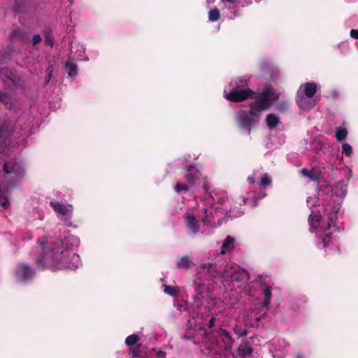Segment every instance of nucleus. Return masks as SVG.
<instances>
[{"label":"nucleus","mask_w":358,"mask_h":358,"mask_svg":"<svg viewBox=\"0 0 358 358\" xmlns=\"http://www.w3.org/2000/svg\"><path fill=\"white\" fill-rule=\"evenodd\" d=\"M38 243L41 248V252L36 259V264L38 268L43 271L48 268L64 269L68 268L72 269L73 267H78L71 262L76 260L78 262L79 256L73 253L71 259L69 261V252L64 249L58 243L45 248V241L42 239L38 240Z\"/></svg>","instance_id":"1"},{"label":"nucleus","mask_w":358,"mask_h":358,"mask_svg":"<svg viewBox=\"0 0 358 358\" xmlns=\"http://www.w3.org/2000/svg\"><path fill=\"white\" fill-rule=\"evenodd\" d=\"M196 278L194 280V287L196 292L194 299L197 303V306H201V299L207 295V287L206 282H214V278L222 277L223 272L217 268L216 263L208 262L202 264L198 268Z\"/></svg>","instance_id":"2"},{"label":"nucleus","mask_w":358,"mask_h":358,"mask_svg":"<svg viewBox=\"0 0 358 358\" xmlns=\"http://www.w3.org/2000/svg\"><path fill=\"white\" fill-rule=\"evenodd\" d=\"M264 112L257 109L252 102L249 103L248 113L243 112L237 115L236 120L239 128H246L247 134H251V127L257 125L260 120L261 114Z\"/></svg>","instance_id":"3"},{"label":"nucleus","mask_w":358,"mask_h":358,"mask_svg":"<svg viewBox=\"0 0 358 358\" xmlns=\"http://www.w3.org/2000/svg\"><path fill=\"white\" fill-rule=\"evenodd\" d=\"M279 93L271 84H266L263 87L259 96L255 97L252 101L257 109L266 111L273 104V102L279 99Z\"/></svg>","instance_id":"4"},{"label":"nucleus","mask_w":358,"mask_h":358,"mask_svg":"<svg viewBox=\"0 0 358 358\" xmlns=\"http://www.w3.org/2000/svg\"><path fill=\"white\" fill-rule=\"evenodd\" d=\"M336 219L337 211H333L328 217L329 222L326 224V226L322 227L316 231V234L321 239L324 248L329 246L333 240L336 238L335 232L336 231V227L334 224V222Z\"/></svg>","instance_id":"5"},{"label":"nucleus","mask_w":358,"mask_h":358,"mask_svg":"<svg viewBox=\"0 0 358 358\" xmlns=\"http://www.w3.org/2000/svg\"><path fill=\"white\" fill-rule=\"evenodd\" d=\"M185 341H191L195 345L201 343L208 345L213 342L210 335L203 327H199L198 329H187L185 334L182 336Z\"/></svg>","instance_id":"6"},{"label":"nucleus","mask_w":358,"mask_h":358,"mask_svg":"<svg viewBox=\"0 0 358 358\" xmlns=\"http://www.w3.org/2000/svg\"><path fill=\"white\" fill-rule=\"evenodd\" d=\"M255 92L250 89L231 88L229 92L224 91V98L234 103L242 102L248 99H255Z\"/></svg>","instance_id":"7"},{"label":"nucleus","mask_w":358,"mask_h":358,"mask_svg":"<svg viewBox=\"0 0 358 358\" xmlns=\"http://www.w3.org/2000/svg\"><path fill=\"white\" fill-rule=\"evenodd\" d=\"M186 171L187 173L185 175V178L190 187L199 184L203 180V188L205 189L206 192H208L209 189L206 183V178H203L201 173L194 166H189L186 169Z\"/></svg>","instance_id":"8"},{"label":"nucleus","mask_w":358,"mask_h":358,"mask_svg":"<svg viewBox=\"0 0 358 358\" xmlns=\"http://www.w3.org/2000/svg\"><path fill=\"white\" fill-rule=\"evenodd\" d=\"M14 132V124L5 121L0 124V154L3 153L10 143V138Z\"/></svg>","instance_id":"9"},{"label":"nucleus","mask_w":358,"mask_h":358,"mask_svg":"<svg viewBox=\"0 0 358 358\" xmlns=\"http://www.w3.org/2000/svg\"><path fill=\"white\" fill-rule=\"evenodd\" d=\"M34 270L27 264L19 263L15 270V276L20 282H26L33 278Z\"/></svg>","instance_id":"10"},{"label":"nucleus","mask_w":358,"mask_h":358,"mask_svg":"<svg viewBox=\"0 0 358 358\" xmlns=\"http://www.w3.org/2000/svg\"><path fill=\"white\" fill-rule=\"evenodd\" d=\"M0 72H2L1 79L5 87L15 90L17 87H22L20 78L8 69H2Z\"/></svg>","instance_id":"11"},{"label":"nucleus","mask_w":358,"mask_h":358,"mask_svg":"<svg viewBox=\"0 0 358 358\" xmlns=\"http://www.w3.org/2000/svg\"><path fill=\"white\" fill-rule=\"evenodd\" d=\"M3 171L6 173H13L17 179L24 177L25 170L17 162H6L3 165Z\"/></svg>","instance_id":"12"},{"label":"nucleus","mask_w":358,"mask_h":358,"mask_svg":"<svg viewBox=\"0 0 358 358\" xmlns=\"http://www.w3.org/2000/svg\"><path fill=\"white\" fill-rule=\"evenodd\" d=\"M50 206L53 208L55 213H59L62 215H68L71 212L72 206H65L58 201H52L50 202Z\"/></svg>","instance_id":"13"},{"label":"nucleus","mask_w":358,"mask_h":358,"mask_svg":"<svg viewBox=\"0 0 358 358\" xmlns=\"http://www.w3.org/2000/svg\"><path fill=\"white\" fill-rule=\"evenodd\" d=\"M185 219L187 228L191 230L194 234H198L200 229L198 220L192 215H187Z\"/></svg>","instance_id":"14"},{"label":"nucleus","mask_w":358,"mask_h":358,"mask_svg":"<svg viewBox=\"0 0 358 358\" xmlns=\"http://www.w3.org/2000/svg\"><path fill=\"white\" fill-rule=\"evenodd\" d=\"M300 88H303V93L306 97L312 98L317 92V85L315 82H309L301 85Z\"/></svg>","instance_id":"15"},{"label":"nucleus","mask_w":358,"mask_h":358,"mask_svg":"<svg viewBox=\"0 0 358 358\" xmlns=\"http://www.w3.org/2000/svg\"><path fill=\"white\" fill-rule=\"evenodd\" d=\"M234 242L235 239L232 236H227L223 241L220 253L224 255L228 252L232 251L234 248Z\"/></svg>","instance_id":"16"},{"label":"nucleus","mask_w":358,"mask_h":358,"mask_svg":"<svg viewBox=\"0 0 358 358\" xmlns=\"http://www.w3.org/2000/svg\"><path fill=\"white\" fill-rule=\"evenodd\" d=\"M217 334L220 338L222 339L224 343L225 348L227 349L230 348L234 343V341L229 331H227L226 329H220Z\"/></svg>","instance_id":"17"},{"label":"nucleus","mask_w":358,"mask_h":358,"mask_svg":"<svg viewBox=\"0 0 358 358\" xmlns=\"http://www.w3.org/2000/svg\"><path fill=\"white\" fill-rule=\"evenodd\" d=\"M252 352L253 348L247 342H243L237 350L238 355L243 357H250Z\"/></svg>","instance_id":"18"},{"label":"nucleus","mask_w":358,"mask_h":358,"mask_svg":"<svg viewBox=\"0 0 358 358\" xmlns=\"http://www.w3.org/2000/svg\"><path fill=\"white\" fill-rule=\"evenodd\" d=\"M231 88L236 89H250L248 87V81L243 77H239L229 83Z\"/></svg>","instance_id":"19"},{"label":"nucleus","mask_w":358,"mask_h":358,"mask_svg":"<svg viewBox=\"0 0 358 358\" xmlns=\"http://www.w3.org/2000/svg\"><path fill=\"white\" fill-rule=\"evenodd\" d=\"M280 118L273 113H269L266 117V124L269 129H275L280 124Z\"/></svg>","instance_id":"20"},{"label":"nucleus","mask_w":358,"mask_h":358,"mask_svg":"<svg viewBox=\"0 0 358 358\" xmlns=\"http://www.w3.org/2000/svg\"><path fill=\"white\" fill-rule=\"evenodd\" d=\"M176 268L178 269L189 270L191 268V262L188 256H182L177 259Z\"/></svg>","instance_id":"21"},{"label":"nucleus","mask_w":358,"mask_h":358,"mask_svg":"<svg viewBox=\"0 0 358 358\" xmlns=\"http://www.w3.org/2000/svg\"><path fill=\"white\" fill-rule=\"evenodd\" d=\"M231 281L242 282L249 280V274L246 271H236L231 275Z\"/></svg>","instance_id":"22"},{"label":"nucleus","mask_w":358,"mask_h":358,"mask_svg":"<svg viewBox=\"0 0 358 358\" xmlns=\"http://www.w3.org/2000/svg\"><path fill=\"white\" fill-rule=\"evenodd\" d=\"M65 70L69 76L75 77L77 75L78 66L72 60L69 59L66 62Z\"/></svg>","instance_id":"23"},{"label":"nucleus","mask_w":358,"mask_h":358,"mask_svg":"<svg viewBox=\"0 0 358 358\" xmlns=\"http://www.w3.org/2000/svg\"><path fill=\"white\" fill-rule=\"evenodd\" d=\"M0 101L5 106L6 108L10 110L13 107L11 96L6 92L0 90Z\"/></svg>","instance_id":"24"},{"label":"nucleus","mask_w":358,"mask_h":358,"mask_svg":"<svg viewBox=\"0 0 358 358\" xmlns=\"http://www.w3.org/2000/svg\"><path fill=\"white\" fill-rule=\"evenodd\" d=\"M145 354V352L142 350V345L139 344L129 349V355L132 356V358H144Z\"/></svg>","instance_id":"25"},{"label":"nucleus","mask_w":358,"mask_h":358,"mask_svg":"<svg viewBox=\"0 0 358 358\" xmlns=\"http://www.w3.org/2000/svg\"><path fill=\"white\" fill-rule=\"evenodd\" d=\"M264 300L262 304L263 308H268L271 299V289L269 285H266L264 288Z\"/></svg>","instance_id":"26"},{"label":"nucleus","mask_w":358,"mask_h":358,"mask_svg":"<svg viewBox=\"0 0 358 358\" xmlns=\"http://www.w3.org/2000/svg\"><path fill=\"white\" fill-rule=\"evenodd\" d=\"M322 217L320 215H310L309 217V222L310 225L317 229V231L320 228L319 227Z\"/></svg>","instance_id":"27"},{"label":"nucleus","mask_w":358,"mask_h":358,"mask_svg":"<svg viewBox=\"0 0 358 358\" xmlns=\"http://www.w3.org/2000/svg\"><path fill=\"white\" fill-rule=\"evenodd\" d=\"M26 32H24L22 31H21L20 29L18 28H16V29H14L9 37L11 38V39H13V38H18L21 41H24V38L26 36Z\"/></svg>","instance_id":"28"},{"label":"nucleus","mask_w":358,"mask_h":358,"mask_svg":"<svg viewBox=\"0 0 358 358\" xmlns=\"http://www.w3.org/2000/svg\"><path fill=\"white\" fill-rule=\"evenodd\" d=\"M348 135V131L345 127H337L336 129V138L338 141L345 140Z\"/></svg>","instance_id":"29"},{"label":"nucleus","mask_w":358,"mask_h":358,"mask_svg":"<svg viewBox=\"0 0 358 358\" xmlns=\"http://www.w3.org/2000/svg\"><path fill=\"white\" fill-rule=\"evenodd\" d=\"M297 101V103L298 105L299 106V107H301V108H313V106H315V102H312V101H307L306 100V99L304 97H299V99H297L296 100Z\"/></svg>","instance_id":"30"},{"label":"nucleus","mask_w":358,"mask_h":358,"mask_svg":"<svg viewBox=\"0 0 358 358\" xmlns=\"http://www.w3.org/2000/svg\"><path fill=\"white\" fill-rule=\"evenodd\" d=\"M275 110L280 113H283L289 110V104L286 101H282L275 105Z\"/></svg>","instance_id":"31"},{"label":"nucleus","mask_w":358,"mask_h":358,"mask_svg":"<svg viewBox=\"0 0 358 358\" xmlns=\"http://www.w3.org/2000/svg\"><path fill=\"white\" fill-rule=\"evenodd\" d=\"M220 17V13L218 8H215L213 9L210 10L208 12V20L211 22H216Z\"/></svg>","instance_id":"32"},{"label":"nucleus","mask_w":358,"mask_h":358,"mask_svg":"<svg viewBox=\"0 0 358 358\" xmlns=\"http://www.w3.org/2000/svg\"><path fill=\"white\" fill-rule=\"evenodd\" d=\"M140 341V337L136 334H131L125 339V344L127 346H133Z\"/></svg>","instance_id":"33"},{"label":"nucleus","mask_w":358,"mask_h":358,"mask_svg":"<svg viewBox=\"0 0 358 358\" xmlns=\"http://www.w3.org/2000/svg\"><path fill=\"white\" fill-rule=\"evenodd\" d=\"M301 172L303 176L308 177L310 180L316 182L319 180V176L316 174H314L313 171H308L306 169H301Z\"/></svg>","instance_id":"34"},{"label":"nucleus","mask_w":358,"mask_h":358,"mask_svg":"<svg viewBox=\"0 0 358 358\" xmlns=\"http://www.w3.org/2000/svg\"><path fill=\"white\" fill-rule=\"evenodd\" d=\"M164 292L171 296H175L178 294V289L176 287L164 285Z\"/></svg>","instance_id":"35"},{"label":"nucleus","mask_w":358,"mask_h":358,"mask_svg":"<svg viewBox=\"0 0 358 358\" xmlns=\"http://www.w3.org/2000/svg\"><path fill=\"white\" fill-rule=\"evenodd\" d=\"M0 205L4 208H7L9 206V201L6 196L5 191L0 188Z\"/></svg>","instance_id":"36"},{"label":"nucleus","mask_w":358,"mask_h":358,"mask_svg":"<svg viewBox=\"0 0 358 358\" xmlns=\"http://www.w3.org/2000/svg\"><path fill=\"white\" fill-rule=\"evenodd\" d=\"M234 331L239 337L245 336L248 334V330L243 329L242 327L239 325H236L234 328Z\"/></svg>","instance_id":"37"},{"label":"nucleus","mask_w":358,"mask_h":358,"mask_svg":"<svg viewBox=\"0 0 358 358\" xmlns=\"http://www.w3.org/2000/svg\"><path fill=\"white\" fill-rule=\"evenodd\" d=\"M188 190H189V187L187 185L180 182H178L176 184L175 191L176 192L180 193L181 191H188Z\"/></svg>","instance_id":"38"},{"label":"nucleus","mask_w":358,"mask_h":358,"mask_svg":"<svg viewBox=\"0 0 358 358\" xmlns=\"http://www.w3.org/2000/svg\"><path fill=\"white\" fill-rule=\"evenodd\" d=\"M342 152L347 157H350L352 153V148L348 143H343L342 145Z\"/></svg>","instance_id":"39"},{"label":"nucleus","mask_w":358,"mask_h":358,"mask_svg":"<svg viewBox=\"0 0 358 358\" xmlns=\"http://www.w3.org/2000/svg\"><path fill=\"white\" fill-rule=\"evenodd\" d=\"M260 183H261V185L263 187H266V186L271 185V179L269 178V176L267 173H264L262 175Z\"/></svg>","instance_id":"40"},{"label":"nucleus","mask_w":358,"mask_h":358,"mask_svg":"<svg viewBox=\"0 0 358 358\" xmlns=\"http://www.w3.org/2000/svg\"><path fill=\"white\" fill-rule=\"evenodd\" d=\"M45 43L50 46L53 45L54 37L51 34V31H45Z\"/></svg>","instance_id":"41"},{"label":"nucleus","mask_w":358,"mask_h":358,"mask_svg":"<svg viewBox=\"0 0 358 358\" xmlns=\"http://www.w3.org/2000/svg\"><path fill=\"white\" fill-rule=\"evenodd\" d=\"M42 41V38L39 34H35L32 37V45L36 46Z\"/></svg>","instance_id":"42"},{"label":"nucleus","mask_w":358,"mask_h":358,"mask_svg":"<svg viewBox=\"0 0 358 358\" xmlns=\"http://www.w3.org/2000/svg\"><path fill=\"white\" fill-rule=\"evenodd\" d=\"M14 10L16 13H21L24 11V8L22 6L18 1H15L14 4Z\"/></svg>","instance_id":"43"},{"label":"nucleus","mask_w":358,"mask_h":358,"mask_svg":"<svg viewBox=\"0 0 358 358\" xmlns=\"http://www.w3.org/2000/svg\"><path fill=\"white\" fill-rule=\"evenodd\" d=\"M350 36L353 38L358 39V30L357 29H351Z\"/></svg>","instance_id":"44"},{"label":"nucleus","mask_w":358,"mask_h":358,"mask_svg":"<svg viewBox=\"0 0 358 358\" xmlns=\"http://www.w3.org/2000/svg\"><path fill=\"white\" fill-rule=\"evenodd\" d=\"M215 317H212L209 321H208V328H212L213 327H214L215 325Z\"/></svg>","instance_id":"45"},{"label":"nucleus","mask_w":358,"mask_h":358,"mask_svg":"<svg viewBox=\"0 0 358 358\" xmlns=\"http://www.w3.org/2000/svg\"><path fill=\"white\" fill-rule=\"evenodd\" d=\"M295 358H303V355L302 353H301V352H300V353H298V354L296 355Z\"/></svg>","instance_id":"46"},{"label":"nucleus","mask_w":358,"mask_h":358,"mask_svg":"<svg viewBox=\"0 0 358 358\" xmlns=\"http://www.w3.org/2000/svg\"><path fill=\"white\" fill-rule=\"evenodd\" d=\"M248 180L250 182V183H254L255 182V180L253 178H248Z\"/></svg>","instance_id":"47"},{"label":"nucleus","mask_w":358,"mask_h":358,"mask_svg":"<svg viewBox=\"0 0 358 358\" xmlns=\"http://www.w3.org/2000/svg\"><path fill=\"white\" fill-rule=\"evenodd\" d=\"M6 62V59H0V62L3 63V62Z\"/></svg>","instance_id":"48"},{"label":"nucleus","mask_w":358,"mask_h":358,"mask_svg":"<svg viewBox=\"0 0 358 358\" xmlns=\"http://www.w3.org/2000/svg\"><path fill=\"white\" fill-rule=\"evenodd\" d=\"M46 80H46V83H48V81H49V80H50V78H46Z\"/></svg>","instance_id":"49"},{"label":"nucleus","mask_w":358,"mask_h":358,"mask_svg":"<svg viewBox=\"0 0 358 358\" xmlns=\"http://www.w3.org/2000/svg\"><path fill=\"white\" fill-rule=\"evenodd\" d=\"M12 186H13V187H15V183H13V184H12Z\"/></svg>","instance_id":"50"},{"label":"nucleus","mask_w":358,"mask_h":358,"mask_svg":"<svg viewBox=\"0 0 358 358\" xmlns=\"http://www.w3.org/2000/svg\"><path fill=\"white\" fill-rule=\"evenodd\" d=\"M188 324H189V325H192V324H191V321H190V320H189V321H188Z\"/></svg>","instance_id":"51"},{"label":"nucleus","mask_w":358,"mask_h":358,"mask_svg":"<svg viewBox=\"0 0 358 358\" xmlns=\"http://www.w3.org/2000/svg\"><path fill=\"white\" fill-rule=\"evenodd\" d=\"M226 353L229 354V352H228V350H227V351H226ZM229 356H230V355H229Z\"/></svg>","instance_id":"52"}]
</instances>
